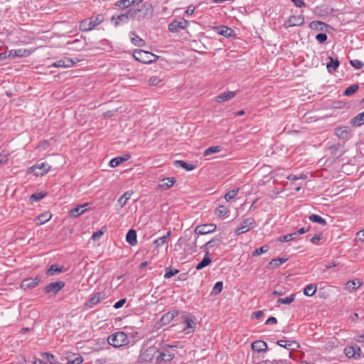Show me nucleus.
Instances as JSON below:
<instances>
[{"label": "nucleus", "instance_id": "nucleus-1", "mask_svg": "<svg viewBox=\"0 0 364 364\" xmlns=\"http://www.w3.org/2000/svg\"><path fill=\"white\" fill-rule=\"evenodd\" d=\"M183 324L182 331L186 334L193 333L197 327V318L191 313L180 311L178 321Z\"/></svg>", "mask_w": 364, "mask_h": 364}, {"label": "nucleus", "instance_id": "nucleus-2", "mask_svg": "<svg viewBox=\"0 0 364 364\" xmlns=\"http://www.w3.org/2000/svg\"><path fill=\"white\" fill-rule=\"evenodd\" d=\"M130 11L129 17H131V19L140 21L143 18L151 17L154 10L151 4L146 2L141 5L140 7H131Z\"/></svg>", "mask_w": 364, "mask_h": 364}, {"label": "nucleus", "instance_id": "nucleus-3", "mask_svg": "<svg viewBox=\"0 0 364 364\" xmlns=\"http://www.w3.org/2000/svg\"><path fill=\"white\" fill-rule=\"evenodd\" d=\"M108 343L114 348H119L129 344V341L127 333L123 331H117L111 334L107 338Z\"/></svg>", "mask_w": 364, "mask_h": 364}, {"label": "nucleus", "instance_id": "nucleus-4", "mask_svg": "<svg viewBox=\"0 0 364 364\" xmlns=\"http://www.w3.org/2000/svg\"><path fill=\"white\" fill-rule=\"evenodd\" d=\"M133 57L136 60L145 64L154 63L159 58V56L140 49L134 50Z\"/></svg>", "mask_w": 364, "mask_h": 364}, {"label": "nucleus", "instance_id": "nucleus-5", "mask_svg": "<svg viewBox=\"0 0 364 364\" xmlns=\"http://www.w3.org/2000/svg\"><path fill=\"white\" fill-rule=\"evenodd\" d=\"M257 225L256 222L253 218H248L241 223L240 227L235 230V235H240L245 233L251 229H253Z\"/></svg>", "mask_w": 364, "mask_h": 364}, {"label": "nucleus", "instance_id": "nucleus-6", "mask_svg": "<svg viewBox=\"0 0 364 364\" xmlns=\"http://www.w3.org/2000/svg\"><path fill=\"white\" fill-rule=\"evenodd\" d=\"M50 169V166L46 162H38L36 165L28 168L29 173H33L36 176H44Z\"/></svg>", "mask_w": 364, "mask_h": 364}, {"label": "nucleus", "instance_id": "nucleus-7", "mask_svg": "<svg viewBox=\"0 0 364 364\" xmlns=\"http://www.w3.org/2000/svg\"><path fill=\"white\" fill-rule=\"evenodd\" d=\"M179 310L172 309L167 313L164 314L160 319V323L161 326H166L169 324L171 321H178Z\"/></svg>", "mask_w": 364, "mask_h": 364}, {"label": "nucleus", "instance_id": "nucleus-8", "mask_svg": "<svg viewBox=\"0 0 364 364\" xmlns=\"http://www.w3.org/2000/svg\"><path fill=\"white\" fill-rule=\"evenodd\" d=\"M189 25L188 21L186 19H181L180 21L178 20H173L169 25H168V30L171 33H178L181 30H183L186 28Z\"/></svg>", "mask_w": 364, "mask_h": 364}, {"label": "nucleus", "instance_id": "nucleus-9", "mask_svg": "<svg viewBox=\"0 0 364 364\" xmlns=\"http://www.w3.org/2000/svg\"><path fill=\"white\" fill-rule=\"evenodd\" d=\"M65 282L62 281L51 282L44 287V292L48 294H56L65 287Z\"/></svg>", "mask_w": 364, "mask_h": 364}, {"label": "nucleus", "instance_id": "nucleus-10", "mask_svg": "<svg viewBox=\"0 0 364 364\" xmlns=\"http://www.w3.org/2000/svg\"><path fill=\"white\" fill-rule=\"evenodd\" d=\"M41 276L37 275L34 278L28 277L24 279L21 284V288L27 290L36 287L41 281Z\"/></svg>", "mask_w": 364, "mask_h": 364}, {"label": "nucleus", "instance_id": "nucleus-11", "mask_svg": "<svg viewBox=\"0 0 364 364\" xmlns=\"http://www.w3.org/2000/svg\"><path fill=\"white\" fill-rule=\"evenodd\" d=\"M304 23V16L303 15L291 16L288 20L284 23V26L286 28L292 26H299Z\"/></svg>", "mask_w": 364, "mask_h": 364}, {"label": "nucleus", "instance_id": "nucleus-12", "mask_svg": "<svg viewBox=\"0 0 364 364\" xmlns=\"http://www.w3.org/2000/svg\"><path fill=\"white\" fill-rule=\"evenodd\" d=\"M216 228H217L216 225L213 224V223L203 224V225L196 226L194 232L197 235H206V234L214 232Z\"/></svg>", "mask_w": 364, "mask_h": 364}, {"label": "nucleus", "instance_id": "nucleus-13", "mask_svg": "<svg viewBox=\"0 0 364 364\" xmlns=\"http://www.w3.org/2000/svg\"><path fill=\"white\" fill-rule=\"evenodd\" d=\"M344 352L348 358L358 359L360 357L361 349L358 346L355 345L346 347Z\"/></svg>", "mask_w": 364, "mask_h": 364}, {"label": "nucleus", "instance_id": "nucleus-14", "mask_svg": "<svg viewBox=\"0 0 364 364\" xmlns=\"http://www.w3.org/2000/svg\"><path fill=\"white\" fill-rule=\"evenodd\" d=\"M75 62L70 58L64 57L52 64L55 68H70L74 65Z\"/></svg>", "mask_w": 364, "mask_h": 364}, {"label": "nucleus", "instance_id": "nucleus-15", "mask_svg": "<svg viewBox=\"0 0 364 364\" xmlns=\"http://www.w3.org/2000/svg\"><path fill=\"white\" fill-rule=\"evenodd\" d=\"M88 205V203H84L82 205H79L77 207L71 209L69 211V216L72 218H75L78 217L79 215H82L87 210V209L85 208Z\"/></svg>", "mask_w": 364, "mask_h": 364}, {"label": "nucleus", "instance_id": "nucleus-16", "mask_svg": "<svg viewBox=\"0 0 364 364\" xmlns=\"http://www.w3.org/2000/svg\"><path fill=\"white\" fill-rule=\"evenodd\" d=\"M171 348V346H168V349H164V351L159 352L156 357L157 360H164L166 362L171 360L174 358V353L169 350Z\"/></svg>", "mask_w": 364, "mask_h": 364}, {"label": "nucleus", "instance_id": "nucleus-17", "mask_svg": "<svg viewBox=\"0 0 364 364\" xmlns=\"http://www.w3.org/2000/svg\"><path fill=\"white\" fill-rule=\"evenodd\" d=\"M131 13L130 9L125 13L118 15L117 18L112 16V21H114V26H118L120 23H126L128 20L131 19L129 14Z\"/></svg>", "mask_w": 364, "mask_h": 364}, {"label": "nucleus", "instance_id": "nucleus-18", "mask_svg": "<svg viewBox=\"0 0 364 364\" xmlns=\"http://www.w3.org/2000/svg\"><path fill=\"white\" fill-rule=\"evenodd\" d=\"M215 31L220 35L225 37H230L235 31L230 27L225 26H220L215 27Z\"/></svg>", "mask_w": 364, "mask_h": 364}, {"label": "nucleus", "instance_id": "nucleus-19", "mask_svg": "<svg viewBox=\"0 0 364 364\" xmlns=\"http://www.w3.org/2000/svg\"><path fill=\"white\" fill-rule=\"evenodd\" d=\"M143 0H119L115 3V5L117 6H123L124 8L135 7L136 5L141 3Z\"/></svg>", "mask_w": 364, "mask_h": 364}, {"label": "nucleus", "instance_id": "nucleus-20", "mask_svg": "<svg viewBox=\"0 0 364 364\" xmlns=\"http://www.w3.org/2000/svg\"><path fill=\"white\" fill-rule=\"evenodd\" d=\"M277 344L281 347H283L287 350L294 349L293 346H296V348L299 346V343L293 340H279L277 341Z\"/></svg>", "mask_w": 364, "mask_h": 364}, {"label": "nucleus", "instance_id": "nucleus-21", "mask_svg": "<svg viewBox=\"0 0 364 364\" xmlns=\"http://www.w3.org/2000/svg\"><path fill=\"white\" fill-rule=\"evenodd\" d=\"M102 298V297H90V299L84 303L82 310L86 311L93 308L100 302Z\"/></svg>", "mask_w": 364, "mask_h": 364}, {"label": "nucleus", "instance_id": "nucleus-22", "mask_svg": "<svg viewBox=\"0 0 364 364\" xmlns=\"http://www.w3.org/2000/svg\"><path fill=\"white\" fill-rule=\"evenodd\" d=\"M251 346L252 349L258 353L264 352L267 350V344L263 341H256Z\"/></svg>", "mask_w": 364, "mask_h": 364}, {"label": "nucleus", "instance_id": "nucleus-23", "mask_svg": "<svg viewBox=\"0 0 364 364\" xmlns=\"http://www.w3.org/2000/svg\"><path fill=\"white\" fill-rule=\"evenodd\" d=\"M131 158V155L129 154H124L122 156H119V157H116V158H114L112 159L110 161H109V166L112 168H114V167H117V166H119L120 164H122V162L124 161H127L128 159H129Z\"/></svg>", "mask_w": 364, "mask_h": 364}, {"label": "nucleus", "instance_id": "nucleus-24", "mask_svg": "<svg viewBox=\"0 0 364 364\" xmlns=\"http://www.w3.org/2000/svg\"><path fill=\"white\" fill-rule=\"evenodd\" d=\"M236 95V92H225L216 97V102L218 103L226 102Z\"/></svg>", "mask_w": 364, "mask_h": 364}, {"label": "nucleus", "instance_id": "nucleus-25", "mask_svg": "<svg viewBox=\"0 0 364 364\" xmlns=\"http://www.w3.org/2000/svg\"><path fill=\"white\" fill-rule=\"evenodd\" d=\"M52 218V214L49 212L43 213L41 215H39L36 218V223L37 225H41L48 221H49Z\"/></svg>", "mask_w": 364, "mask_h": 364}, {"label": "nucleus", "instance_id": "nucleus-26", "mask_svg": "<svg viewBox=\"0 0 364 364\" xmlns=\"http://www.w3.org/2000/svg\"><path fill=\"white\" fill-rule=\"evenodd\" d=\"M176 181L174 178H166L163 179L158 185V186L161 189L167 190L171 188L176 183Z\"/></svg>", "mask_w": 364, "mask_h": 364}, {"label": "nucleus", "instance_id": "nucleus-27", "mask_svg": "<svg viewBox=\"0 0 364 364\" xmlns=\"http://www.w3.org/2000/svg\"><path fill=\"white\" fill-rule=\"evenodd\" d=\"M126 240L131 246L136 245L137 243L136 230L133 229L129 230L127 233Z\"/></svg>", "mask_w": 364, "mask_h": 364}, {"label": "nucleus", "instance_id": "nucleus-28", "mask_svg": "<svg viewBox=\"0 0 364 364\" xmlns=\"http://www.w3.org/2000/svg\"><path fill=\"white\" fill-rule=\"evenodd\" d=\"M335 134L340 139H347L349 137V129L347 127H339L336 129Z\"/></svg>", "mask_w": 364, "mask_h": 364}, {"label": "nucleus", "instance_id": "nucleus-29", "mask_svg": "<svg viewBox=\"0 0 364 364\" xmlns=\"http://www.w3.org/2000/svg\"><path fill=\"white\" fill-rule=\"evenodd\" d=\"M350 124L353 127H360L364 124V112L359 113L350 120Z\"/></svg>", "mask_w": 364, "mask_h": 364}, {"label": "nucleus", "instance_id": "nucleus-30", "mask_svg": "<svg viewBox=\"0 0 364 364\" xmlns=\"http://www.w3.org/2000/svg\"><path fill=\"white\" fill-rule=\"evenodd\" d=\"M208 254L209 252L207 250L202 261L196 265V269L197 270L202 269L203 268L205 267L206 266L209 265L211 263L212 259L208 257Z\"/></svg>", "mask_w": 364, "mask_h": 364}, {"label": "nucleus", "instance_id": "nucleus-31", "mask_svg": "<svg viewBox=\"0 0 364 364\" xmlns=\"http://www.w3.org/2000/svg\"><path fill=\"white\" fill-rule=\"evenodd\" d=\"M176 166H180L186 171H193L196 168V166L193 164H188L182 160H176L174 161Z\"/></svg>", "mask_w": 364, "mask_h": 364}, {"label": "nucleus", "instance_id": "nucleus-32", "mask_svg": "<svg viewBox=\"0 0 364 364\" xmlns=\"http://www.w3.org/2000/svg\"><path fill=\"white\" fill-rule=\"evenodd\" d=\"M222 242L221 237H216L206 242L201 248H209L214 246H219Z\"/></svg>", "mask_w": 364, "mask_h": 364}, {"label": "nucleus", "instance_id": "nucleus-33", "mask_svg": "<svg viewBox=\"0 0 364 364\" xmlns=\"http://www.w3.org/2000/svg\"><path fill=\"white\" fill-rule=\"evenodd\" d=\"M297 237H298V233H295V232H292L290 234L280 236L279 237H278L277 240L280 242H289V241L296 240Z\"/></svg>", "mask_w": 364, "mask_h": 364}, {"label": "nucleus", "instance_id": "nucleus-34", "mask_svg": "<svg viewBox=\"0 0 364 364\" xmlns=\"http://www.w3.org/2000/svg\"><path fill=\"white\" fill-rule=\"evenodd\" d=\"M361 284L362 283L360 282L359 279L350 280L346 284V289L350 291L351 290H354L359 288Z\"/></svg>", "mask_w": 364, "mask_h": 364}, {"label": "nucleus", "instance_id": "nucleus-35", "mask_svg": "<svg viewBox=\"0 0 364 364\" xmlns=\"http://www.w3.org/2000/svg\"><path fill=\"white\" fill-rule=\"evenodd\" d=\"M329 63H327V69L329 71V73H332L338 68V67L340 65V62L338 61V60H334L331 57H329Z\"/></svg>", "mask_w": 364, "mask_h": 364}, {"label": "nucleus", "instance_id": "nucleus-36", "mask_svg": "<svg viewBox=\"0 0 364 364\" xmlns=\"http://www.w3.org/2000/svg\"><path fill=\"white\" fill-rule=\"evenodd\" d=\"M89 20L91 22V26L93 29L104 21V16L103 14H100L95 16L91 17Z\"/></svg>", "mask_w": 364, "mask_h": 364}, {"label": "nucleus", "instance_id": "nucleus-37", "mask_svg": "<svg viewBox=\"0 0 364 364\" xmlns=\"http://www.w3.org/2000/svg\"><path fill=\"white\" fill-rule=\"evenodd\" d=\"M132 195V192L127 191L122 196H120L117 202L121 208L124 207L127 204L128 200L131 198Z\"/></svg>", "mask_w": 364, "mask_h": 364}, {"label": "nucleus", "instance_id": "nucleus-38", "mask_svg": "<svg viewBox=\"0 0 364 364\" xmlns=\"http://www.w3.org/2000/svg\"><path fill=\"white\" fill-rule=\"evenodd\" d=\"M326 23L318 21H312L309 24V27L311 29L317 31H323L324 28H326Z\"/></svg>", "mask_w": 364, "mask_h": 364}, {"label": "nucleus", "instance_id": "nucleus-39", "mask_svg": "<svg viewBox=\"0 0 364 364\" xmlns=\"http://www.w3.org/2000/svg\"><path fill=\"white\" fill-rule=\"evenodd\" d=\"M63 267H58L57 264H52L47 270V274L53 276L63 272Z\"/></svg>", "mask_w": 364, "mask_h": 364}, {"label": "nucleus", "instance_id": "nucleus-40", "mask_svg": "<svg viewBox=\"0 0 364 364\" xmlns=\"http://www.w3.org/2000/svg\"><path fill=\"white\" fill-rule=\"evenodd\" d=\"M228 212V208L225 205H220L216 208L215 213L218 218H223L225 217Z\"/></svg>", "mask_w": 364, "mask_h": 364}, {"label": "nucleus", "instance_id": "nucleus-41", "mask_svg": "<svg viewBox=\"0 0 364 364\" xmlns=\"http://www.w3.org/2000/svg\"><path fill=\"white\" fill-rule=\"evenodd\" d=\"M316 290V287L313 284H310L304 289V294L305 296H314Z\"/></svg>", "mask_w": 364, "mask_h": 364}, {"label": "nucleus", "instance_id": "nucleus-42", "mask_svg": "<svg viewBox=\"0 0 364 364\" xmlns=\"http://www.w3.org/2000/svg\"><path fill=\"white\" fill-rule=\"evenodd\" d=\"M91 25V22L89 19H85L80 23L79 28L82 31H90L92 30Z\"/></svg>", "mask_w": 364, "mask_h": 364}, {"label": "nucleus", "instance_id": "nucleus-43", "mask_svg": "<svg viewBox=\"0 0 364 364\" xmlns=\"http://www.w3.org/2000/svg\"><path fill=\"white\" fill-rule=\"evenodd\" d=\"M68 45H73L74 47L72 48L73 50H82L84 48L85 43L82 42L80 39H75L72 41H68L67 43Z\"/></svg>", "mask_w": 364, "mask_h": 364}, {"label": "nucleus", "instance_id": "nucleus-44", "mask_svg": "<svg viewBox=\"0 0 364 364\" xmlns=\"http://www.w3.org/2000/svg\"><path fill=\"white\" fill-rule=\"evenodd\" d=\"M26 50L23 49H18V50H11L9 53H8L9 57H11L12 58H14L16 57H22L26 55Z\"/></svg>", "mask_w": 364, "mask_h": 364}, {"label": "nucleus", "instance_id": "nucleus-45", "mask_svg": "<svg viewBox=\"0 0 364 364\" xmlns=\"http://www.w3.org/2000/svg\"><path fill=\"white\" fill-rule=\"evenodd\" d=\"M309 218L313 223H316L323 225H326V221L318 215L312 214L309 216Z\"/></svg>", "mask_w": 364, "mask_h": 364}, {"label": "nucleus", "instance_id": "nucleus-46", "mask_svg": "<svg viewBox=\"0 0 364 364\" xmlns=\"http://www.w3.org/2000/svg\"><path fill=\"white\" fill-rule=\"evenodd\" d=\"M358 88H359V86L358 84H353L345 90V91L343 92V95L344 96H350L353 94H354L358 90Z\"/></svg>", "mask_w": 364, "mask_h": 364}, {"label": "nucleus", "instance_id": "nucleus-47", "mask_svg": "<svg viewBox=\"0 0 364 364\" xmlns=\"http://www.w3.org/2000/svg\"><path fill=\"white\" fill-rule=\"evenodd\" d=\"M222 148L220 146H210L204 151L203 155L208 156L212 154L218 153L221 151Z\"/></svg>", "mask_w": 364, "mask_h": 364}, {"label": "nucleus", "instance_id": "nucleus-48", "mask_svg": "<svg viewBox=\"0 0 364 364\" xmlns=\"http://www.w3.org/2000/svg\"><path fill=\"white\" fill-rule=\"evenodd\" d=\"M223 282H217L212 289L211 294L212 295L219 294L223 290Z\"/></svg>", "mask_w": 364, "mask_h": 364}, {"label": "nucleus", "instance_id": "nucleus-49", "mask_svg": "<svg viewBox=\"0 0 364 364\" xmlns=\"http://www.w3.org/2000/svg\"><path fill=\"white\" fill-rule=\"evenodd\" d=\"M238 191H239V188L232 189V190L228 191L225 195V199L227 201H230L231 200L234 199L236 197Z\"/></svg>", "mask_w": 364, "mask_h": 364}, {"label": "nucleus", "instance_id": "nucleus-50", "mask_svg": "<svg viewBox=\"0 0 364 364\" xmlns=\"http://www.w3.org/2000/svg\"><path fill=\"white\" fill-rule=\"evenodd\" d=\"M333 288L330 286L321 287L318 290V294L321 296H328L329 294L333 293Z\"/></svg>", "mask_w": 364, "mask_h": 364}, {"label": "nucleus", "instance_id": "nucleus-51", "mask_svg": "<svg viewBox=\"0 0 364 364\" xmlns=\"http://www.w3.org/2000/svg\"><path fill=\"white\" fill-rule=\"evenodd\" d=\"M287 260V258H277L272 259L269 265L272 266L273 267H277L282 264L284 263Z\"/></svg>", "mask_w": 364, "mask_h": 364}, {"label": "nucleus", "instance_id": "nucleus-52", "mask_svg": "<svg viewBox=\"0 0 364 364\" xmlns=\"http://www.w3.org/2000/svg\"><path fill=\"white\" fill-rule=\"evenodd\" d=\"M47 193H41V192H38V193H33L31 196V198H30V200L33 202V201H39L40 200L43 199V198H45L46 196Z\"/></svg>", "mask_w": 364, "mask_h": 364}, {"label": "nucleus", "instance_id": "nucleus-53", "mask_svg": "<svg viewBox=\"0 0 364 364\" xmlns=\"http://www.w3.org/2000/svg\"><path fill=\"white\" fill-rule=\"evenodd\" d=\"M268 250H269V247L267 245H263L261 247L256 249L252 252V255L253 257H257L258 255H262L263 253L267 252L268 251Z\"/></svg>", "mask_w": 364, "mask_h": 364}, {"label": "nucleus", "instance_id": "nucleus-54", "mask_svg": "<svg viewBox=\"0 0 364 364\" xmlns=\"http://www.w3.org/2000/svg\"><path fill=\"white\" fill-rule=\"evenodd\" d=\"M165 274L164 277L166 279L171 278V277L174 276L177 273L179 272L178 269H173L171 267H166L165 269Z\"/></svg>", "mask_w": 364, "mask_h": 364}, {"label": "nucleus", "instance_id": "nucleus-55", "mask_svg": "<svg viewBox=\"0 0 364 364\" xmlns=\"http://www.w3.org/2000/svg\"><path fill=\"white\" fill-rule=\"evenodd\" d=\"M295 297H284V298H279L277 300V303L279 304H290L292 303L294 300Z\"/></svg>", "mask_w": 364, "mask_h": 364}, {"label": "nucleus", "instance_id": "nucleus-56", "mask_svg": "<svg viewBox=\"0 0 364 364\" xmlns=\"http://www.w3.org/2000/svg\"><path fill=\"white\" fill-rule=\"evenodd\" d=\"M350 64L356 69H361L364 65L362 61L357 59L350 60Z\"/></svg>", "mask_w": 364, "mask_h": 364}, {"label": "nucleus", "instance_id": "nucleus-57", "mask_svg": "<svg viewBox=\"0 0 364 364\" xmlns=\"http://www.w3.org/2000/svg\"><path fill=\"white\" fill-rule=\"evenodd\" d=\"M82 358L78 355L74 359H69L65 364H82Z\"/></svg>", "mask_w": 364, "mask_h": 364}, {"label": "nucleus", "instance_id": "nucleus-58", "mask_svg": "<svg viewBox=\"0 0 364 364\" xmlns=\"http://www.w3.org/2000/svg\"><path fill=\"white\" fill-rule=\"evenodd\" d=\"M327 35L323 33H320L316 36V39L320 43H324L327 40Z\"/></svg>", "mask_w": 364, "mask_h": 364}, {"label": "nucleus", "instance_id": "nucleus-59", "mask_svg": "<svg viewBox=\"0 0 364 364\" xmlns=\"http://www.w3.org/2000/svg\"><path fill=\"white\" fill-rule=\"evenodd\" d=\"M161 82V79L158 76H152L149 80V84L151 86L157 85Z\"/></svg>", "mask_w": 364, "mask_h": 364}, {"label": "nucleus", "instance_id": "nucleus-60", "mask_svg": "<svg viewBox=\"0 0 364 364\" xmlns=\"http://www.w3.org/2000/svg\"><path fill=\"white\" fill-rule=\"evenodd\" d=\"M265 364H288V363H287V360L279 359V360H267L265 361Z\"/></svg>", "mask_w": 364, "mask_h": 364}, {"label": "nucleus", "instance_id": "nucleus-61", "mask_svg": "<svg viewBox=\"0 0 364 364\" xmlns=\"http://www.w3.org/2000/svg\"><path fill=\"white\" fill-rule=\"evenodd\" d=\"M132 42L136 46H141L144 45V41L138 36L132 38Z\"/></svg>", "mask_w": 364, "mask_h": 364}, {"label": "nucleus", "instance_id": "nucleus-62", "mask_svg": "<svg viewBox=\"0 0 364 364\" xmlns=\"http://www.w3.org/2000/svg\"><path fill=\"white\" fill-rule=\"evenodd\" d=\"M264 316V311L262 310L255 311L251 315V318L260 319Z\"/></svg>", "mask_w": 364, "mask_h": 364}, {"label": "nucleus", "instance_id": "nucleus-63", "mask_svg": "<svg viewBox=\"0 0 364 364\" xmlns=\"http://www.w3.org/2000/svg\"><path fill=\"white\" fill-rule=\"evenodd\" d=\"M104 230H106V227H103L100 230L94 232L92 238L93 240L99 239L104 234Z\"/></svg>", "mask_w": 364, "mask_h": 364}, {"label": "nucleus", "instance_id": "nucleus-64", "mask_svg": "<svg viewBox=\"0 0 364 364\" xmlns=\"http://www.w3.org/2000/svg\"><path fill=\"white\" fill-rule=\"evenodd\" d=\"M166 242V236L160 237L154 241L157 247H161Z\"/></svg>", "mask_w": 364, "mask_h": 364}]
</instances>
